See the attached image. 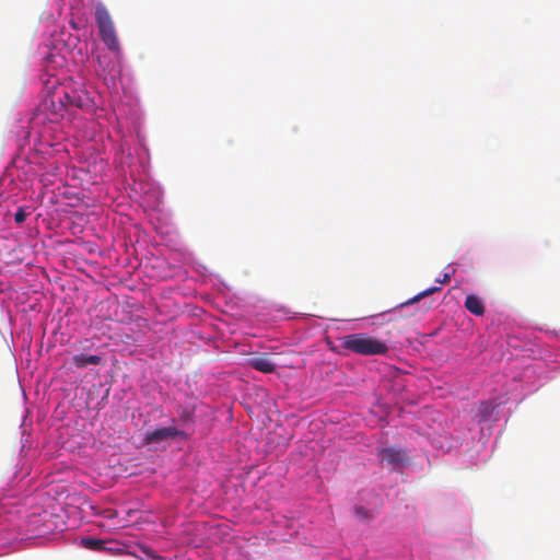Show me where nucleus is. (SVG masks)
<instances>
[{"label": "nucleus", "mask_w": 560, "mask_h": 560, "mask_svg": "<svg viewBox=\"0 0 560 560\" xmlns=\"http://www.w3.org/2000/svg\"><path fill=\"white\" fill-rule=\"evenodd\" d=\"M342 349L360 355L385 354L389 348L385 341L369 336L363 332H357L340 338Z\"/></svg>", "instance_id": "f257e3e1"}, {"label": "nucleus", "mask_w": 560, "mask_h": 560, "mask_svg": "<svg viewBox=\"0 0 560 560\" xmlns=\"http://www.w3.org/2000/svg\"><path fill=\"white\" fill-rule=\"evenodd\" d=\"M95 21L100 36L105 46L112 51H119L120 44L116 34L114 22L106 7L98 2L95 5Z\"/></svg>", "instance_id": "f03ea898"}, {"label": "nucleus", "mask_w": 560, "mask_h": 560, "mask_svg": "<svg viewBox=\"0 0 560 560\" xmlns=\"http://www.w3.org/2000/svg\"><path fill=\"white\" fill-rule=\"evenodd\" d=\"M174 438H186V433L175 427L158 428L152 431H148L143 441L144 444H159Z\"/></svg>", "instance_id": "7ed1b4c3"}, {"label": "nucleus", "mask_w": 560, "mask_h": 560, "mask_svg": "<svg viewBox=\"0 0 560 560\" xmlns=\"http://www.w3.org/2000/svg\"><path fill=\"white\" fill-rule=\"evenodd\" d=\"M378 456L382 463L393 467L404 465L407 459L404 451L394 447L382 448Z\"/></svg>", "instance_id": "20e7f679"}, {"label": "nucleus", "mask_w": 560, "mask_h": 560, "mask_svg": "<svg viewBox=\"0 0 560 560\" xmlns=\"http://www.w3.org/2000/svg\"><path fill=\"white\" fill-rule=\"evenodd\" d=\"M248 363L253 369L262 373H272L276 370V364L267 354L254 357L249 360Z\"/></svg>", "instance_id": "39448f33"}, {"label": "nucleus", "mask_w": 560, "mask_h": 560, "mask_svg": "<svg viewBox=\"0 0 560 560\" xmlns=\"http://www.w3.org/2000/svg\"><path fill=\"white\" fill-rule=\"evenodd\" d=\"M90 98L88 94L83 91L78 92L73 91L72 94H69L68 92L65 93V105L66 106H74L78 108H83L85 106H89Z\"/></svg>", "instance_id": "423d86ee"}, {"label": "nucleus", "mask_w": 560, "mask_h": 560, "mask_svg": "<svg viewBox=\"0 0 560 560\" xmlns=\"http://www.w3.org/2000/svg\"><path fill=\"white\" fill-rule=\"evenodd\" d=\"M197 405L195 402H187L178 406V419L183 425L190 424L195 421V412Z\"/></svg>", "instance_id": "0eeeda50"}, {"label": "nucleus", "mask_w": 560, "mask_h": 560, "mask_svg": "<svg viewBox=\"0 0 560 560\" xmlns=\"http://www.w3.org/2000/svg\"><path fill=\"white\" fill-rule=\"evenodd\" d=\"M465 307L476 316H482L485 314V304L482 300L475 294L466 296Z\"/></svg>", "instance_id": "6e6552de"}, {"label": "nucleus", "mask_w": 560, "mask_h": 560, "mask_svg": "<svg viewBox=\"0 0 560 560\" xmlns=\"http://www.w3.org/2000/svg\"><path fill=\"white\" fill-rule=\"evenodd\" d=\"M72 362L73 364L79 368V369H83V368H86L88 365H97L102 362V357L100 355H94V354H75L73 358H72Z\"/></svg>", "instance_id": "1a4fd4ad"}, {"label": "nucleus", "mask_w": 560, "mask_h": 560, "mask_svg": "<svg viewBox=\"0 0 560 560\" xmlns=\"http://www.w3.org/2000/svg\"><path fill=\"white\" fill-rule=\"evenodd\" d=\"M440 290H441V288H440V287H431V288H429V289H427V290H424V291H422V292L418 293V294H417V295H415L413 298L409 299L407 302L401 303V304L399 305V307H402V306H405V305H409V304H413V303H416V302H419V301H420V300H422L423 298L429 296V295H431V294H433V293H435V292H439Z\"/></svg>", "instance_id": "9d476101"}, {"label": "nucleus", "mask_w": 560, "mask_h": 560, "mask_svg": "<svg viewBox=\"0 0 560 560\" xmlns=\"http://www.w3.org/2000/svg\"><path fill=\"white\" fill-rule=\"evenodd\" d=\"M81 545L91 550H103L104 541L95 538H83Z\"/></svg>", "instance_id": "9b49d317"}, {"label": "nucleus", "mask_w": 560, "mask_h": 560, "mask_svg": "<svg viewBox=\"0 0 560 560\" xmlns=\"http://www.w3.org/2000/svg\"><path fill=\"white\" fill-rule=\"evenodd\" d=\"M142 551L147 556L142 560H165L163 557L155 555L150 548H143Z\"/></svg>", "instance_id": "f8f14e48"}, {"label": "nucleus", "mask_w": 560, "mask_h": 560, "mask_svg": "<svg viewBox=\"0 0 560 560\" xmlns=\"http://www.w3.org/2000/svg\"><path fill=\"white\" fill-rule=\"evenodd\" d=\"M26 219V213L24 211L23 208H19V210L15 212L14 214V221L18 223V224H21L25 221Z\"/></svg>", "instance_id": "ddd939ff"}, {"label": "nucleus", "mask_w": 560, "mask_h": 560, "mask_svg": "<svg viewBox=\"0 0 560 560\" xmlns=\"http://www.w3.org/2000/svg\"><path fill=\"white\" fill-rule=\"evenodd\" d=\"M355 514L360 516L361 518H370V511L365 509L364 506H355L354 509Z\"/></svg>", "instance_id": "4468645a"}, {"label": "nucleus", "mask_w": 560, "mask_h": 560, "mask_svg": "<svg viewBox=\"0 0 560 560\" xmlns=\"http://www.w3.org/2000/svg\"><path fill=\"white\" fill-rule=\"evenodd\" d=\"M451 280V276L445 273L442 280H438L440 283H447Z\"/></svg>", "instance_id": "2eb2a0df"}, {"label": "nucleus", "mask_w": 560, "mask_h": 560, "mask_svg": "<svg viewBox=\"0 0 560 560\" xmlns=\"http://www.w3.org/2000/svg\"><path fill=\"white\" fill-rule=\"evenodd\" d=\"M489 415V409H488V406L485 407V411H483V418H487Z\"/></svg>", "instance_id": "dca6fc26"}]
</instances>
